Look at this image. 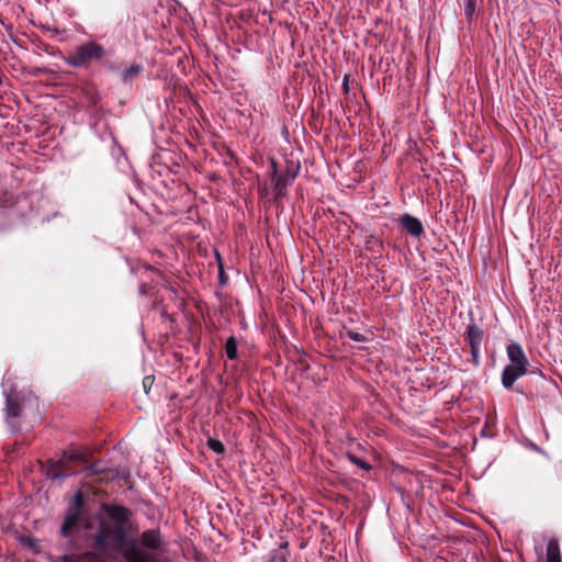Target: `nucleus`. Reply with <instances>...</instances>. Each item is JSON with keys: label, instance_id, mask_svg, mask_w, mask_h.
<instances>
[{"label": "nucleus", "instance_id": "nucleus-12", "mask_svg": "<svg viewBox=\"0 0 562 562\" xmlns=\"http://www.w3.org/2000/svg\"><path fill=\"white\" fill-rule=\"evenodd\" d=\"M112 552L109 553V555ZM101 552H86L76 557H66L64 559V562H104L103 559L100 557ZM103 557L108 558L109 555H105L102 553Z\"/></svg>", "mask_w": 562, "mask_h": 562}, {"label": "nucleus", "instance_id": "nucleus-17", "mask_svg": "<svg viewBox=\"0 0 562 562\" xmlns=\"http://www.w3.org/2000/svg\"><path fill=\"white\" fill-rule=\"evenodd\" d=\"M207 447L217 454L224 453L225 447L218 439L210 438L207 440Z\"/></svg>", "mask_w": 562, "mask_h": 562}, {"label": "nucleus", "instance_id": "nucleus-2", "mask_svg": "<svg viewBox=\"0 0 562 562\" xmlns=\"http://www.w3.org/2000/svg\"><path fill=\"white\" fill-rule=\"evenodd\" d=\"M2 394L5 398V419L22 417L27 409H37V397L31 391H16L13 376L7 372L2 381Z\"/></svg>", "mask_w": 562, "mask_h": 562}, {"label": "nucleus", "instance_id": "nucleus-14", "mask_svg": "<svg viewBox=\"0 0 562 562\" xmlns=\"http://www.w3.org/2000/svg\"><path fill=\"white\" fill-rule=\"evenodd\" d=\"M143 66L139 64H132L130 67H127L121 75L123 82H130L137 76H139L143 71Z\"/></svg>", "mask_w": 562, "mask_h": 562}, {"label": "nucleus", "instance_id": "nucleus-19", "mask_svg": "<svg viewBox=\"0 0 562 562\" xmlns=\"http://www.w3.org/2000/svg\"><path fill=\"white\" fill-rule=\"evenodd\" d=\"M346 335L348 338H350L353 341H358V342L367 341V337L364 335L353 331V330H347Z\"/></svg>", "mask_w": 562, "mask_h": 562}, {"label": "nucleus", "instance_id": "nucleus-11", "mask_svg": "<svg viewBox=\"0 0 562 562\" xmlns=\"http://www.w3.org/2000/svg\"><path fill=\"white\" fill-rule=\"evenodd\" d=\"M467 340L470 347H481L483 340V330L474 323H470L465 330Z\"/></svg>", "mask_w": 562, "mask_h": 562}, {"label": "nucleus", "instance_id": "nucleus-7", "mask_svg": "<svg viewBox=\"0 0 562 562\" xmlns=\"http://www.w3.org/2000/svg\"><path fill=\"white\" fill-rule=\"evenodd\" d=\"M90 475H100L101 481H112L116 477L117 471H114L105 465L103 461H95L86 468Z\"/></svg>", "mask_w": 562, "mask_h": 562}, {"label": "nucleus", "instance_id": "nucleus-16", "mask_svg": "<svg viewBox=\"0 0 562 562\" xmlns=\"http://www.w3.org/2000/svg\"><path fill=\"white\" fill-rule=\"evenodd\" d=\"M476 0H465L464 2V15L465 19L471 22L475 14Z\"/></svg>", "mask_w": 562, "mask_h": 562}, {"label": "nucleus", "instance_id": "nucleus-1", "mask_svg": "<svg viewBox=\"0 0 562 562\" xmlns=\"http://www.w3.org/2000/svg\"><path fill=\"white\" fill-rule=\"evenodd\" d=\"M100 508L109 521H100L93 535L97 551L105 555L110 552L121 553L126 562H155L151 552L162 548L159 529L144 530L138 546L128 540V525L134 515L130 508L112 503H102Z\"/></svg>", "mask_w": 562, "mask_h": 562}, {"label": "nucleus", "instance_id": "nucleus-3", "mask_svg": "<svg viewBox=\"0 0 562 562\" xmlns=\"http://www.w3.org/2000/svg\"><path fill=\"white\" fill-rule=\"evenodd\" d=\"M105 56V48L94 42H86L76 46L65 58L71 67H85L92 61H99Z\"/></svg>", "mask_w": 562, "mask_h": 562}, {"label": "nucleus", "instance_id": "nucleus-4", "mask_svg": "<svg viewBox=\"0 0 562 562\" xmlns=\"http://www.w3.org/2000/svg\"><path fill=\"white\" fill-rule=\"evenodd\" d=\"M68 462H86V457L78 450H69L63 453V458L52 461L47 468V476L52 480L64 479L76 472L68 465Z\"/></svg>", "mask_w": 562, "mask_h": 562}, {"label": "nucleus", "instance_id": "nucleus-18", "mask_svg": "<svg viewBox=\"0 0 562 562\" xmlns=\"http://www.w3.org/2000/svg\"><path fill=\"white\" fill-rule=\"evenodd\" d=\"M348 459L359 468L363 469L364 471H370L372 467L364 460L356 457L355 454L349 453Z\"/></svg>", "mask_w": 562, "mask_h": 562}, {"label": "nucleus", "instance_id": "nucleus-23", "mask_svg": "<svg viewBox=\"0 0 562 562\" xmlns=\"http://www.w3.org/2000/svg\"><path fill=\"white\" fill-rule=\"evenodd\" d=\"M344 89L346 92L348 91L347 77L344 79Z\"/></svg>", "mask_w": 562, "mask_h": 562}, {"label": "nucleus", "instance_id": "nucleus-8", "mask_svg": "<svg viewBox=\"0 0 562 562\" xmlns=\"http://www.w3.org/2000/svg\"><path fill=\"white\" fill-rule=\"evenodd\" d=\"M271 168H272L271 173H272V181L274 184V190L277 192V195L281 196L284 194L286 187L290 184L291 180L294 179L295 175H293L292 177H290L286 173L278 175L277 173V162L274 160H271Z\"/></svg>", "mask_w": 562, "mask_h": 562}, {"label": "nucleus", "instance_id": "nucleus-10", "mask_svg": "<svg viewBox=\"0 0 562 562\" xmlns=\"http://www.w3.org/2000/svg\"><path fill=\"white\" fill-rule=\"evenodd\" d=\"M541 562H562V553L558 538H550L548 540L546 554Z\"/></svg>", "mask_w": 562, "mask_h": 562}, {"label": "nucleus", "instance_id": "nucleus-21", "mask_svg": "<svg viewBox=\"0 0 562 562\" xmlns=\"http://www.w3.org/2000/svg\"><path fill=\"white\" fill-rule=\"evenodd\" d=\"M82 505H83V496H82V493L79 491L75 495L72 508L80 509L82 507Z\"/></svg>", "mask_w": 562, "mask_h": 562}, {"label": "nucleus", "instance_id": "nucleus-15", "mask_svg": "<svg viewBox=\"0 0 562 562\" xmlns=\"http://www.w3.org/2000/svg\"><path fill=\"white\" fill-rule=\"evenodd\" d=\"M225 352L229 360H235L238 356L237 341L234 336H231L225 342Z\"/></svg>", "mask_w": 562, "mask_h": 562}, {"label": "nucleus", "instance_id": "nucleus-13", "mask_svg": "<svg viewBox=\"0 0 562 562\" xmlns=\"http://www.w3.org/2000/svg\"><path fill=\"white\" fill-rule=\"evenodd\" d=\"M79 519H80V509L71 507L65 518L64 524H63V527H61L63 533L66 535L68 532V530L72 529Z\"/></svg>", "mask_w": 562, "mask_h": 562}, {"label": "nucleus", "instance_id": "nucleus-20", "mask_svg": "<svg viewBox=\"0 0 562 562\" xmlns=\"http://www.w3.org/2000/svg\"><path fill=\"white\" fill-rule=\"evenodd\" d=\"M471 349V361L475 367L480 366V347H470Z\"/></svg>", "mask_w": 562, "mask_h": 562}, {"label": "nucleus", "instance_id": "nucleus-22", "mask_svg": "<svg viewBox=\"0 0 562 562\" xmlns=\"http://www.w3.org/2000/svg\"><path fill=\"white\" fill-rule=\"evenodd\" d=\"M218 277H220L221 282H222V283H225L226 278H225V276H224L223 267H222V265H221V263H220V267H218Z\"/></svg>", "mask_w": 562, "mask_h": 562}, {"label": "nucleus", "instance_id": "nucleus-5", "mask_svg": "<svg viewBox=\"0 0 562 562\" xmlns=\"http://www.w3.org/2000/svg\"><path fill=\"white\" fill-rule=\"evenodd\" d=\"M526 367L507 364L502 372V384L505 389H510L514 383L527 373Z\"/></svg>", "mask_w": 562, "mask_h": 562}, {"label": "nucleus", "instance_id": "nucleus-6", "mask_svg": "<svg viewBox=\"0 0 562 562\" xmlns=\"http://www.w3.org/2000/svg\"><path fill=\"white\" fill-rule=\"evenodd\" d=\"M400 222L402 227L413 237L418 238L424 234V226L417 217L404 214L401 216Z\"/></svg>", "mask_w": 562, "mask_h": 562}, {"label": "nucleus", "instance_id": "nucleus-9", "mask_svg": "<svg viewBox=\"0 0 562 562\" xmlns=\"http://www.w3.org/2000/svg\"><path fill=\"white\" fill-rule=\"evenodd\" d=\"M507 357L510 361L509 364L519 366V367H528V359L521 348V346L517 342H512L507 346Z\"/></svg>", "mask_w": 562, "mask_h": 562}]
</instances>
